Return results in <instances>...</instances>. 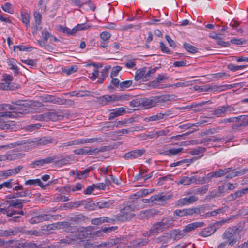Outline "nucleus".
Here are the masks:
<instances>
[{
  "instance_id": "1",
  "label": "nucleus",
  "mask_w": 248,
  "mask_h": 248,
  "mask_svg": "<svg viewBox=\"0 0 248 248\" xmlns=\"http://www.w3.org/2000/svg\"><path fill=\"white\" fill-rule=\"evenodd\" d=\"M11 103L10 110L16 111V113H17L18 117H20L21 115L32 112L36 108L44 106L39 101L31 100H12Z\"/></svg>"
},
{
  "instance_id": "2",
  "label": "nucleus",
  "mask_w": 248,
  "mask_h": 248,
  "mask_svg": "<svg viewBox=\"0 0 248 248\" xmlns=\"http://www.w3.org/2000/svg\"><path fill=\"white\" fill-rule=\"evenodd\" d=\"M137 202L133 201L129 205H126L124 208L120 210V213L115 216L114 218V222L116 221L119 222H124L131 219L134 216L133 213H131L132 211L138 209L140 207H137L135 204Z\"/></svg>"
},
{
  "instance_id": "3",
  "label": "nucleus",
  "mask_w": 248,
  "mask_h": 248,
  "mask_svg": "<svg viewBox=\"0 0 248 248\" xmlns=\"http://www.w3.org/2000/svg\"><path fill=\"white\" fill-rule=\"evenodd\" d=\"M172 226L173 223L172 220L167 218H163L161 221L153 224L151 229L146 232V235L150 236L151 235H157L163 231L171 227Z\"/></svg>"
},
{
  "instance_id": "4",
  "label": "nucleus",
  "mask_w": 248,
  "mask_h": 248,
  "mask_svg": "<svg viewBox=\"0 0 248 248\" xmlns=\"http://www.w3.org/2000/svg\"><path fill=\"white\" fill-rule=\"evenodd\" d=\"M58 215H49L45 214L39 215L36 217H32L29 220V222L31 224H37L42 222L44 221H48L51 219H57L58 217Z\"/></svg>"
},
{
  "instance_id": "5",
  "label": "nucleus",
  "mask_w": 248,
  "mask_h": 248,
  "mask_svg": "<svg viewBox=\"0 0 248 248\" xmlns=\"http://www.w3.org/2000/svg\"><path fill=\"white\" fill-rule=\"evenodd\" d=\"M171 196L170 195H163L162 193H159L153 196H152L150 199H142L141 202L143 203H147L150 202H153L154 201H158L160 203H162L166 201L171 198Z\"/></svg>"
},
{
  "instance_id": "6",
  "label": "nucleus",
  "mask_w": 248,
  "mask_h": 248,
  "mask_svg": "<svg viewBox=\"0 0 248 248\" xmlns=\"http://www.w3.org/2000/svg\"><path fill=\"white\" fill-rule=\"evenodd\" d=\"M57 155H53L52 156H48L44 159H41L33 162L31 166L32 168H35L36 167H40L45 164H50L54 163L55 161L57 159Z\"/></svg>"
},
{
  "instance_id": "7",
  "label": "nucleus",
  "mask_w": 248,
  "mask_h": 248,
  "mask_svg": "<svg viewBox=\"0 0 248 248\" xmlns=\"http://www.w3.org/2000/svg\"><path fill=\"white\" fill-rule=\"evenodd\" d=\"M146 152V150L144 149L135 150L127 153H126L123 155V157L125 159H135L138 157H140L143 155Z\"/></svg>"
},
{
  "instance_id": "8",
  "label": "nucleus",
  "mask_w": 248,
  "mask_h": 248,
  "mask_svg": "<svg viewBox=\"0 0 248 248\" xmlns=\"http://www.w3.org/2000/svg\"><path fill=\"white\" fill-rule=\"evenodd\" d=\"M102 151V150L99 148L91 149L89 147H84L82 148L75 149L73 151V153L76 155H93L98 153Z\"/></svg>"
},
{
  "instance_id": "9",
  "label": "nucleus",
  "mask_w": 248,
  "mask_h": 248,
  "mask_svg": "<svg viewBox=\"0 0 248 248\" xmlns=\"http://www.w3.org/2000/svg\"><path fill=\"white\" fill-rule=\"evenodd\" d=\"M160 101V98L157 96L151 97L150 98H144L139 101V104L146 108H151Z\"/></svg>"
},
{
  "instance_id": "10",
  "label": "nucleus",
  "mask_w": 248,
  "mask_h": 248,
  "mask_svg": "<svg viewBox=\"0 0 248 248\" xmlns=\"http://www.w3.org/2000/svg\"><path fill=\"white\" fill-rule=\"evenodd\" d=\"M198 198L195 196H191L189 197H185L180 199L175 202L177 206H182L185 205H188L197 202Z\"/></svg>"
},
{
  "instance_id": "11",
  "label": "nucleus",
  "mask_w": 248,
  "mask_h": 248,
  "mask_svg": "<svg viewBox=\"0 0 248 248\" xmlns=\"http://www.w3.org/2000/svg\"><path fill=\"white\" fill-rule=\"evenodd\" d=\"M99 103L102 106L111 104L115 102L114 94L112 95H104L97 98Z\"/></svg>"
},
{
  "instance_id": "12",
  "label": "nucleus",
  "mask_w": 248,
  "mask_h": 248,
  "mask_svg": "<svg viewBox=\"0 0 248 248\" xmlns=\"http://www.w3.org/2000/svg\"><path fill=\"white\" fill-rule=\"evenodd\" d=\"M217 229L216 225L212 224L206 228H204L202 231L199 232V235L203 237H206L211 235Z\"/></svg>"
},
{
  "instance_id": "13",
  "label": "nucleus",
  "mask_w": 248,
  "mask_h": 248,
  "mask_svg": "<svg viewBox=\"0 0 248 248\" xmlns=\"http://www.w3.org/2000/svg\"><path fill=\"white\" fill-rule=\"evenodd\" d=\"M90 231L88 230L86 228L81 227L80 228H78V230L77 231V232L74 234V235L72 236L74 238L77 239H82L84 238H87L89 234H90L89 232Z\"/></svg>"
},
{
  "instance_id": "14",
  "label": "nucleus",
  "mask_w": 248,
  "mask_h": 248,
  "mask_svg": "<svg viewBox=\"0 0 248 248\" xmlns=\"http://www.w3.org/2000/svg\"><path fill=\"white\" fill-rule=\"evenodd\" d=\"M114 203L113 200H102L96 203V209L109 208L113 206Z\"/></svg>"
},
{
  "instance_id": "15",
  "label": "nucleus",
  "mask_w": 248,
  "mask_h": 248,
  "mask_svg": "<svg viewBox=\"0 0 248 248\" xmlns=\"http://www.w3.org/2000/svg\"><path fill=\"white\" fill-rule=\"evenodd\" d=\"M114 223V220L107 217H102L99 218H95L91 220L93 225H98L104 223Z\"/></svg>"
},
{
  "instance_id": "16",
  "label": "nucleus",
  "mask_w": 248,
  "mask_h": 248,
  "mask_svg": "<svg viewBox=\"0 0 248 248\" xmlns=\"http://www.w3.org/2000/svg\"><path fill=\"white\" fill-rule=\"evenodd\" d=\"M205 225L204 222H195L190 224H189L187 226H185V228L183 229L186 234L195 229L203 227Z\"/></svg>"
},
{
  "instance_id": "17",
  "label": "nucleus",
  "mask_w": 248,
  "mask_h": 248,
  "mask_svg": "<svg viewBox=\"0 0 248 248\" xmlns=\"http://www.w3.org/2000/svg\"><path fill=\"white\" fill-rule=\"evenodd\" d=\"M234 170H236V169H234L233 167H229L224 169H219L217 171L214 172L216 177L217 178L225 175H226V177L228 174L233 172Z\"/></svg>"
},
{
  "instance_id": "18",
  "label": "nucleus",
  "mask_w": 248,
  "mask_h": 248,
  "mask_svg": "<svg viewBox=\"0 0 248 248\" xmlns=\"http://www.w3.org/2000/svg\"><path fill=\"white\" fill-rule=\"evenodd\" d=\"M41 100L44 102L51 103L59 105L60 97L51 95H46L41 97Z\"/></svg>"
},
{
  "instance_id": "19",
  "label": "nucleus",
  "mask_w": 248,
  "mask_h": 248,
  "mask_svg": "<svg viewBox=\"0 0 248 248\" xmlns=\"http://www.w3.org/2000/svg\"><path fill=\"white\" fill-rule=\"evenodd\" d=\"M46 117L53 121L62 120L63 118L61 112L58 111H52L46 113Z\"/></svg>"
},
{
  "instance_id": "20",
  "label": "nucleus",
  "mask_w": 248,
  "mask_h": 248,
  "mask_svg": "<svg viewBox=\"0 0 248 248\" xmlns=\"http://www.w3.org/2000/svg\"><path fill=\"white\" fill-rule=\"evenodd\" d=\"M7 248H22V241L10 240L5 243Z\"/></svg>"
},
{
  "instance_id": "21",
  "label": "nucleus",
  "mask_w": 248,
  "mask_h": 248,
  "mask_svg": "<svg viewBox=\"0 0 248 248\" xmlns=\"http://www.w3.org/2000/svg\"><path fill=\"white\" fill-rule=\"evenodd\" d=\"M248 172V168L241 169L240 170H234L233 172L228 174L226 176V178L228 179H231L235 177L243 175Z\"/></svg>"
},
{
  "instance_id": "22",
  "label": "nucleus",
  "mask_w": 248,
  "mask_h": 248,
  "mask_svg": "<svg viewBox=\"0 0 248 248\" xmlns=\"http://www.w3.org/2000/svg\"><path fill=\"white\" fill-rule=\"evenodd\" d=\"M13 80V78L10 75H6L4 76V83L0 84V89L5 90H8L11 89L10 83Z\"/></svg>"
},
{
  "instance_id": "23",
  "label": "nucleus",
  "mask_w": 248,
  "mask_h": 248,
  "mask_svg": "<svg viewBox=\"0 0 248 248\" xmlns=\"http://www.w3.org/2000/svg\"><path fill=\"white\" fill-rule=\"evenodd\" d=\"M112 110L113 112H111L109 115V120L114 119L115 118L122 115L123 113H125L126 112L125 108L123 107L116 108Z\"/></svg>"
},
{
  "instance_id": "24",
  "label": "nucleus",
  "mask_w": 248,
  "mask_h": 248,
  "mask_svg": "<svg viewBox=\"0 0 248 248\" xmlns=\"http://www.w3.org/2000/svg\"><path fill=\"white\" fill-rule=\"evenodd\" d=\"M222 138H216L214 136L211 137H206L199 140V144H203L204 146L208 145L209 142H219Z\"/></svg>"
},
{
  "instance_id": "25",
  "label": "nucleus",
  "mask_w": 248,
  "mask_h": 248,
  "mask_svg": "<svg viewBox=\"0 0 248 248\" xmlns=\"http://www.w3.org/2000/svg\"><path fill=\"white\" fill-rule=\"evenodd\" d=\"M36 144L39 146H44L53 142V139L50 137H43L36 140Z\"/></svg>"
},
{
  "instance_id": "26",
  "label": "nucleus",
  "mask_w": 248,
  "mask_h": 248,
  "mask_svg": "<svg viewBox=\"0 0 248 248\" xmlns=\"http://www.w3.org/2000/svg\"><path fill=\"white\" fill-rule=\"evenodd\" d=\"M96 203L92 202L90 199L82 200L81 204L85 209L89 210H94L96 209Z\"/></svg>"
},
{
  "instance_id": "27",
  "label": "nucleus",
  "mask_w": 248,
  "mask_h": 248,
  "mask_svg": "<svg viewBox=\"0 0 248 248\" xmlns=\"http://www.w3.org/2000/svg\"><path fill=\"white\" fill-rule=\"evenodd\" d=\"M120 241V239L119 238H115V239H111L108 240L106 242H103L98 245L99 247H107L109 248L111 247L116 244H118Z\"/></svg>"
},
{
  "instance_id": "28",
  "label": "nucleus",
  "mask_w": 248,
  "mask_h": 248,
  "mask_svg": "<svg viewBox=\"0 0 248 248\" xmlns=\"http://www.w3.org/2000/svg\"><path fill=\"white\" fill-rule=\"evenodd\" d=\"M170 235L175 240H179L183 238L186 233L184 230H173L171 231Z\"/></svg>"
},
{
  "instance_id": "29",
  "label": "nucleus",
  "mask_w": 248,
  "mask_h": 248,
  "mask_svg": "<svg viewBox=\"0 0 248 248\" xmlns=\"http://www.w3.org/2000/svg\"><path fill=\"white\" fill-rule=\"evenodd\" d=\"M19 231V228H16L14 230L9 229L0 232V236L7 237L11 235H16Z\"/></svg>"
},
{
  "instance_id": "30",
  "label": "nucleus",
  "mask_w": 248,
  "mask_h": 248,
  "mask_svg": "<svg viewBox=\"0 0 248 248\" xmlns=\"http://www.w3.org/2000/svg\"><path fill=\"white\" fill-rule=\"evenodd\" d=\"M234 231L231 228H229L223 232L222 236L224 240H227L226 241H228L229 240L234 237Z\"/></svg>"
},
{
  "instance_id": "31",
  "label": "nucleus",
  "mask_w": 248,
  "mask_h": 248,
  "mask_svg": "<svg viewBox=\"0 0 248 248\" xmlns=\"http://www.w3.org/2000/svg\"><path fill=\"white\" fill-rule=\"evenodd\" d=\"M25 184L26 185H37L43 189H45L46 186V185H44L39 179L28 180L25 181Z\"/></svg>"
},
{
  "instance_id": "32",
  "label": "nucleus",
  "mask_w": 248,
  "mask_h": 248,
  "mask_svg": "<svg viewBox=\"0 0 248 248\" xmlns=\"http://www.w3.org/2000/svg\"><path fill=\"white\" fill-rule=\"evenodd\" d=\"M183 150V148H180L178 149H170L168 151H166L163 153H161L160 154L164 155H168L170 156L171 155H177L180 153H181Z\"/></svg>"
},
{
  "instance_id": "33",
  "label": "nucleus",
  "mask_w": 248,
  "mask_h": 248,
  "mask_svg": "<svg viewBox=\"0 0 248 248\" xmlns=\"http://www.w3.org/2000/svg\"><path fill=\"white\" fill-rule=\"evenodd\" d=\"M226 113L225 105L220 106L213 111V114L217 117H223Z\"/></svg>"
},
{
  "instance_id": "34",
  "label": "nucleus",
  "mask_w": 248,
  "mask_h": 248,
  "mask_svg": "<svg viewBox=\"0 0 248 248\" xmlns=\"http://www.w3.org/2000/svg\"><path fill=\"white\" fill-rule=\"evenodd\" d=\"M154 191L153 189H143L139 190L136 193L133 195V197H135V199H137V198L143 197L152 192Z\"/></svg>"
},
{
  "instance_id": "35",
  "label": "nucleus",
  "mask_w": 248,
  "mask_h": 248,
  "mask_svg": "<svg viewBox=\"0 0 248 248\" xmlns=\"http://www.w3.org/2000/svg\"><path fill=\"white\" fill-rule=\"evenodd\" d=\"M146 71V69L145 67L137 70L135 75V80L138 81L143 78V80L144 81V77L145 76Z\"/></svg>"
},
{
  "instance_id": "36",
  "label": "nucleus",
  "mask_w": 248,
  "mask_h": 248,
  "mask_svg": "<svg viewBox=\"0 0 248 248\" xmlns=\"http://www.w3.org/2000/svg\"><path fill=\"white\" fill-rule=\"evenodd\" d=\"M196 181L195 177H188L187 176L183 177L178 183V184L188 185L192 183V182Z\"/></svg>"
},
{
  "instance_id": "37",
  "label": "nucleus",
  "mask_w": 248,
  "mask_h": 248,
  "mask_svg": "<svg viewBox=\"0 0 248 248\" xmlns=\"http://www.w3.org/2000/svg\"><path fill=\"white\" fill-rule=\"evenodd\" d=\"M168 78L166 76L162 74H159L155 80L151 82V85L154 87H156L159 85V83L161 81L167 79Z\"/></svg>"
},
{
  "instance_id": "38",
  "label": "nucleus",
  "mask_w": 248,
  "mask_h": 248,
  "mask_svg": "<svg viewBox=\"0 0 248 248\" xmlns=\"http://www.w3.org/2000/svg\"><path fill=\"white\" fill-rule=\"evenodd\" d=\"M16 61L14 59H11L9 60L8 62V65L10 66V69L14 70V72L16 75H17L19 73V70L16 64Z\"/></svg>"
},
{
  "instance_id": "39",
  "label": "nucleus",
  "mask_w": 248,
  "mask_h": 248,
  "mask_svg": "<svg viewBox=\"0 0 248 248\" xmlns=\"http://www.w3.org/2000/svg\"><path fill=\"white\" fill-rule=\"evenodd\" d=\"M153 215V212L152 210H146L140 211L139 214L140 218L142 219H148Z\"/></svg>"
},
{
  "instance_id": "40",
  "label": "nucleus",
  "mask_w": 248,
  "mask_h": 248,
  "mask_svg": "<svg viewBox=\"0 0 248 248\" xmlns=\"http://www.w3.org/2000/svg\"><path fill=\"white\" fill-rule=\"evenodd\" d=\"M110 68L111 66H109L108 67H106L102 70L100 72V74H99L100 77H99V80L97 81V82L99 83H103L108 73V70Z\"/></svg>"
},
{
  "instance_id": "41",
  "label": "nucleus",
  "mask_w": 248,
  "mask_h": 248,
  "mask_svg": "<svg viewBox=\"0 0 248 248\" xmlns=\"http://www.w3.org/2000/svg\"><path fill=\"white\" fill-rule=\"evenodd\" d=\"M72 219L77 223H81L82 222H85L88 218L83 215L78 214L75 215Z\"/></svg>"
},
{
  "instance_id": "42",
  "label": "nucleus",
  "mask_w": 248,
  "mask_h": 248,
  "mask_svg": "<svg viewBox=\"0 0 248 248\" xmlns=\"http://www.w3.org/2000/svg\"><path fill=\"white\" fill-rule=\"evenodd\" d=\"M15 128V125L13 122L3 123L0 124V129L1 130H13Z\"/></svg>"
},
{
  "instance_id": "43",
  "label": "nucleus",
  "mask_w": 248,
  "mask_h": 248,
  "mask_svg": "<svg viewBox=\"0 0 248 248\" xmlns=\"http://www.w3.org/2000/svg\"><path fill=\"white\" fill-rule=\"evenodd\" d=\"M34 17L35 22L34 31L37 32L39 28L38 26L41 23V15L39 13L36 12L34 14Z\"/></svg>"
},
{
  "instance_id": "44",
  "label": "nucleus",
  "mask_w": 248,
  "mask_h": 248,
  "mask_svg": "<svg viewBox=\"0 0 248 248\" xmlns=\"http://www.w3.org/2000/svg\"><path fill=\"white\" fill-rule=\"evenodd\" d=\"M21 16L22 22L26 25L27 27H28L30 23V15L28 13L22 12Z\"/></svg>"
},
{
  "instance_id": "45",
  "label": "nucleus",
  "mask_w": 248,
  "mask_h": 248,
  "mask_svg": "<svg viewBox=\"0 0 248 248\" xmlns=\"http://www.w3.org/2000/svg\"><path fill=\"white\" fill-rule=\"evenodd\" d=\"M214 177H216L214 172H211L207 174L205 177L202 178V180L201 181V183H208L211 181L212 179Z\"/></svg>"
},
{
  "instance_id": "46",
  "label": "nucleus",
  "mask_w": 248,
  "mask_h": 248,
  "mask_svg": "<svg viewBox=\"0 0 248 248\" xmlns=\"http://www.w3.org/2000/svg\"><path fill=\"white\" fill-rule=\"evenodd\" d=\"M59 31L64 33H66L68 35H74L76 34L75 31H73V29L71 30L69 28L66 27H63L62 25H59Z\"/></svg>"
},
{
  "instance_id": "47",
  "label": "nucleus",
  "mask_w": 248,
  "mask_h": 248,
  "mask_svg": "<svg viewBox=\"0 0 248 248\" xmlns=\"http://www.w3.org/2000/svg\"><path fill=\"white\" fill-rule=\"evenodd\" d=\"M1 8L5 12L10 14H13L14 12V8L10 2H6L3 5H2Z\"/></svg>"
},
{
  "instance_id": "48",
  "label": "nucleus",
  "mask_w": 248,
  "mask_h": 248,
  "mask_svg": "<svg viewBox=\"0 0 248 248\" xmlns=\"http://www.w3.org/2000/svg\"><path fill=\"white\" fill-rule=\"evenodd\" d=\"M186 216H192L194 214H200L201 209L198 207L186 209Z\"/></svg>"
},
{
  "instance_id": "49",
  "label": "nucleus",
  "mask_w": 248,
  "mask_h": 248,
  "mask_svg": "<svg viewBox=\"0 0 248 248\" xmlns=\"http://www.w3.org/2000/svg\"><path fill=\"white\" fill-rule=\"evenodd\" d=\"M16 113V111L11 110V111H6L0 113V116L2 117H10V118H18V115Z\"/></svg>"
},
{
  "instance_id": "50",
  "label": "nucleus",
  "mask_w": 248,
  "mask_h": 248,
  "mask_svg": "<svg viewBox=\"0 0 248 248\" xmlns=\"http://www.w3.org/2000/svg\"><path fill=\"white\" fill-rule=\"evenodd\" d=\"M77 69L78 67L76 65H72L69 67L62 68V71L66 75H69L77 71Z\"/></svg>"
},
{
  "instance_id": "51",
  "label": "nucleus",
  "mask_w": 248,
  "mask_h": 248,
  "mask_svg": "<svg viewBox=\"0 0 248 248\" xmlns=\"http://www.w3.org/2000/svg\"><path fill=\"white\" fill-rule=\"evenodd\" d=\"M183 46L186 50L192 53H195L198 50L196 47L187 43H184Z\"/></svg>"
},
{
  "instance_id": "52",
  "label": "nucleus",
  "mask_w": 248,
  "mask_h": 248,
  "mask_svg": "<svg viewBox=\"0 0 248 248\" xmlns=\"http://www.w3.org/2000/svg\"><path fill=\"white\" fill-rule=\"evenodd\" d=\"M158 69V67H156L154 68H152L148 70L146 73H145V76L144 77V81H147L150 79V77L156 72V70Z\"/></svg>"
},
{
  "instance_id": "53",
  "label": "nucleus",
  "mask_w": 248,
  "mask_h": 248,
  "mask_svg": "<svg viewBox=\"0 0 248 248\" xmlns=\"http://www.w3.org/2000/svg\"><path fill=\"white\" fill-rule=\"evenodd\" d=\"M206 151V148L203 147H198L190 152L191 155H199L200 153H203Z\"/></svg>"
},
{
  "instance_id": "54",
  "label": "nucleus",
  "mask_w": 248,
  "mask_h": 248,
  "mask_svg": "<svg viewBox=\"0 0 248 248\" xmlns=\"http://www.w3.org/2000/svg\"><path fill=\"white\" fill-rule=\"evenodd\" d=\"M90 26L86 23L78 24L73 28V31H75L76 33L78 31L86 30L88 29Z\"/></svg>"
},
{
  "instance_id": "55",
  "label": "nucleus",
  "mask_w": 248,
  "mask_h": 248,
  "mask_svg": "<svg viewBox=\"0 0 248 248\" xmlns=\"http://www.w3.org/2000/svg\"><path fill=\"white\" fill-rule=\"evenodd\" d=\"M247 65H240L236 66L232 63H230L227 65V68L232 71H236L237 70H241L245 67H246Z\"/></svg>"
},
{
  "instance_id": "56",
  "label": "nucleus",
  "mask_w": 248,
  "mask_h": 248,
  "mask_svg": "<svg viewBox=\"0 0 248 248\" xmlns=\"http://www.w3.org/2000/svg\"><path fill=\"white\" fill-rule=\"evenodd\" d=\"M117 226H112L110 227H105L104 228H102L101 230L97 231L96 232V234L99 236L100 233H101L102 232H103L104 233H108L109 232H111L112 231H114L117 229Z\"/></svg>"
},
{
  "instance_id": "57",
  "label": "nucleus",
  "mask_w": 248,
  "mask_h": 248,
  "mask_svg": "<svg viewBox=\"0 0 248 248\" xmlns=\"http://www.w3.org/2000/svg\"><path fill=\"white\" fill-rule=\"evenodd\" d=\"M10 207H17L19 209H22L23 205L22 204V201L21 199L16 200L15 201H12L9 205Z\"/></svg>"
},
{
  "instance_id": "58",
  "label": "nucleus",
  "mask_w": 248,
  "mask_h": 248,
  "mask_svg": "<svg viewBox=\"0 0 248 248\" xmlns=\"http://www.w3.org/2000/svg\"><path fill=\"white\" fill-rule=\"evenodd\" d=\"M59 105H65L70 106H73L75 105V103L73 100L60 98Z\"/></svg>"
},
{
  "instance_id": "59",
  "label": "nucleus",
  "mask_w": 248,
  "mask_h": 248,
  "mask_svg": "<svg viewBox=\"0 0 248 248\" xmlns=\"http://www.w3.org/2000/svg\"><path fill=\"white\" fill-rule=\"evenodd\" d=\"M132 80H126L120 83V88L121 90H124L125 89L129 87L132 84Z\"/></svg>"
},
{
  "instance_id": "60",
  "label": "nucleus",
  "mask_w": 248,
  "mask_h": 248,
  "mask_svg": "<svg viewBox=\"0 0 248 248\" xmlns=\"http://www.w3.org/2000/svg\"><path fill=\"white\" fill-rule=\"evenodd\" d=\"M223 211H224L223 209L219 208V209L215 210L214 211L206 213L205 214V216L206 217H211V216H216L217 214H219L223 213Z\"/></svg>"
},
{
  "instance_id": "61",
  "label": "nucleus",
  "mask_w": 248,
  "mask_h": 248,
  "mask_svg": "<svg viewBox=\"0 0 248 248\" xmlns=\"http://www.w3.org/2000/svg\"><path fill=\"white\" fill-rule=\"evenodd\" d=\"M98 140L97 138L79 139L80 145L86 143H91L96 141Z\"/></svg>"
},
{
  "instance_id": "62",
  "label": "nucleus",
  "mask_w": 248,
  "mask_h": 248,
  "mask_svg": "<svg viewBox=\"0 0 248 248\" xmlns=\"http://www.w3.org/2000/svg\"><path fill=\"white\" fill-rule=\"evenodd\" d=\"M42 36L45 42H46L48 38L52 37V35L45 28L42 31Z\"/></svg>"
},
{
  "instance_id": "63",
  "label": "nucleus",
  "mask_w": 248,
  "mask_h": 248,
  "mask_svg": "<svg viewBox=\"0 0 248 248\" xmlns=\"http://www.w3.org/2000/svg\"><path fill=\"white\" fill-rule=\"evenodd\" d=\"M16 195H17V197H27L30 196L31 195V192L30 190L25 189L23 191L17 192Z\"/></svg>"
},
{
  "instance_id": "64",
  "label": "nucleus",
  "mask_w": 248,
  "mask_h": 248,
  "mask_svg": "<svg viewBox=\"0 0 248 248\" xmlns=\"http://www.w3.org/2000/svg\"><path fill=\"white\" fill-rule=\"evenodd\" d=\"M149 240L147 239H138L136 241L135 246L136 247H141L148 244Z\"/></svg>"
}]
</instances>
